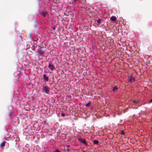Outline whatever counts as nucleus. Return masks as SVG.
Instances as JSON below:
<instances>
[{"mask_svg":"<svg viewBox=\"0 0 152 152\" xmlns=\"http://www.w3.org/2000/svg\"><path fill=\"white\" fill-rule=\"evenodd\" d=\"M133 102L134 103H137V102H138V101H136L134 100L133 101Z\"/></svg>","mask_w":152,"mask_h":152,"instance_id":"obj_17","label":"nucleus"},{"mask_svg":"<svg viewBox=\"0 0 152 152\" xmlns=\"http://www.w3.org/2000/svg\"><path fill=\"white\" fill-rule=\"evenodd\" d=\"M90 102H88L86 104V106L87 107H88L89 106V105H90Z\"/></svg>","mask_w":152,"mask_h":152,"instance_id":"obj_13","label":"nucleus"},{"mask_svg":"<svg viewBox=\"0 0 152 152\" xmlns=\"http://www.w3.org/2000/svg\"><path fill=\"white\" fill-rule=\"evenodd\" d=\"M118 88L117 87H115L113 88V91H115L116 90H117Z\"/></svg>","mask_w":152,"mask_h":152,"instance_id":"obj_12","label":"nucleus"},{"mask_svg":"<svg viewBox=\"0 0 152 152\" xmlns=\"http://www.w3.org/2000/svg\"><path fill=\"white\" fill-rule=\"evenodd\" d=\"M121 133V134H125V132L123 130H122Z\"/></svg>","mask_w":152,"mask_h":152,"instance_id":"obj_15","label":"nucleus"},{"mask_svg":"<svg viewBox=\"0 0 152 152\" xmlns=\"http://www.w3.org/2000/svg\"><path fill=\"white\" fill-rule=\"evenodd\" d=\"M40 15L44 18H45L47 15V13L45 12H42L40 13Z\"/></svg>","mask_w":152,"mask_h":152,"instance_id":"obj_3","label":"nucleus"},{"mask_svg":"<svg viewBox=\"0 0 152 152\" xmlns=\"http://www.w3.org/2000/svg\"><path fill=\"white\" fill-rule=\"evenodd\" d=\"M110 19L112 21H115L116 20V18L114 16H112L110 18Z\"/></svg>","mask_w":152,"mask_h":152,"instance_id":"obj_8","label":"nucleus"},{"mask_svg":"<svg viewBox=\"0 0 152 152\" xmlns=\"http://www.w3.org/2000/svg\"><path fill=\"white\" fill-rule=\"evenodd\" d=\"M129 81L131 82H132L134 81L135 80L134 77L132 76H130L129 77Z\"/></svg>","mask_w":152,"mask_h":152,"instance_id":"obj_5","label":"nucleus"},{"mask_svg":"<svg viewBox=\"0 0 152 152\" xmlns=\"http://www.w3.org/2000/svg\"><path fill=\"white\" fill-rule=\"evenodd\" d=\"M80 141L81 142H82L83 144L85 145H86V141L84 139H80Z\"/></svg>","mask_w":152,"mask_h":152,"instance_id":"obj_7","label":"nucleus"},{"mask_svg":"<svg viewBox=\"0 0 152 152\" xmlns=\"http://www.w3.org/2000/svg\"><path fill=\"white\" fill-rule=\"evenodd\" d=\"M73 1L74 2H75L77 0H73Z\"/></svg>","mask_w":152,"mask_h":152,"instance_id":"obj_18","label":"nucleus"},{"mask_svg":"<svg viewBox=\"0 0 152 152\" xmlns=\"http://www.w3.org/2000/svg\"><path fill=\"white\" fill-rule=\"evenodd\" d=\"M83 152H85V151H84Z\"/></svg>","mask_w":152,"mask_h":152,"instance_id":"obj_21","label":"nucleus"},{"mask_svg":"<svg viewBox=\"0 0 152 152\" xmlns=\"http://www.w3.org/2000/svg\"><path fill=\"white\" fill-rule=\"evenodd\" d=\"M94 143L95 144H96L99 143V142L96 140H94Z\"/></svg>","mask_w":152,"mask_h":152,"instance_id":"obj_10","label":"nucleus"},{"mask_svg":"<svg viewBox=\"0 0 152 152\" xmlns=\"http://www.w3.org/2000/svg\"><path fill=\"white\" fill-rule=\"evenodd\" d=\"M61 115L62 116L64 117L65 116V114L63 113H62L61 114Z\"/></svg>","mask_w":152,"mask_h":152,"instance_id":"obj_14","label":"nucleus"},{"mask_svg":"<svg viewBox=\"0 0 152 152\" xmlns=\"http://www.w3.org/2000/svg\"><path fill=\"white\" fill-rule=\"evenodd\" d=\"M54 152H60L57 149H56Z\"/></svg>","mask_w":152,"mask_h":152,"instance_id":"obj_16","label":"nucleus"},{"mask_svg":"<svg viewBox=\"0 0 152 152\" xmlns=\"http://www.w3.org/2000/svg\"><path fill=\"white\" fill-rule=\"evenodd\" d=\"M50 88L47 86H44L42 87V91L46 94H48Z\"/></svg>","mask_w":152,"mask_h":152,"instance_id":"obj_1","label":"nucleus"},{"mask_svg":"<svg viewBox=\"0 0 152 152\" xmlns=\"http://www.w3.org/2000/svg\"><path fill=\"white\" fill-rule=\"evenodd\" d=\"M101 19H98L97 20V22L98 24H99L101 22Z\"/></svg>","mask_w":152,"mask_h":152,"instance_id":"obj_11","label":"nucleus"},{"mask_svg":"<svg viewBox=\"0 0 152 152\" xmlns=\"http://www.w3.org/2000/svg\"><path fill=\"white\" fill-rule=\"evenodd\" d=\"M49 68L51 71L55 69V67H54L53 65L51 64H49Z\"/></svg>","mask_w":152,"mask_h":152,"instance_id":"obj_4","label":"nucleus"},{"mask_svg":"<svg viewBox=\"0 0 152 152\" xmlns=\"http://www.w3.org/2000/svg\"><path fill=\"white\" fill-rule=\"evenodd\" d=\"M5 145V142H3L0 145V147H4V146Z\"/></svg>","mask_w":152,"mask_h":152,"instance_id":"obj_9","label":"nucleus"},{"mask_svg":"<svg viewBox=\"0 0 152 152\" xmlns=\"http://www.w3.org/2000/svg\"><path fill=\"white\" fill-rule=\"evenodd\" d=\"M150 102H152V99L151 100Z\"/></svg>","mask_w":152,"mask_h":152,"instance_id":"obj_19","label":"nucleus"},{"mask_svg":"<svg viewBox=\"0 0 152 152\" xmlns=\"http://www.w3.org/2000/svg\"><path fill=\"white\" fill-rule=\"evenodd\" d=\"M53 29H55V27H54L53 28Z\"/></svg>","mask_w":152,"mask_h":152,"instance_id":"obj_20","label":"nucleus"},{"mask_svg":"<svg viewBox=\"0 0 152 152\" xmlns=\"http://www.w3.org/2000/svg\"><path fill=\"white\" fill-rule=\"evenodd\" d=\"M43 78L45 81H48V77H46L45 75H43Z\"/></svg>","mask_w":152,"mask_h":152,"instance_id":"obj_6","label":"nucleus"},{"mask_svg":"<svg viewBox=\"0 0 152 152\" xmlns=\"http://www.w3.org/2000/svg\"><path fill=\"white\" fill-rule=\"evenodd\" d=\"M44 53V51L40 49L37 51V55L39 56H43Z\"/></svg>","mask_w":152,"mask_h":152,"instance_id":"obj_2","label":"nucleus"}]
</instances>
